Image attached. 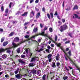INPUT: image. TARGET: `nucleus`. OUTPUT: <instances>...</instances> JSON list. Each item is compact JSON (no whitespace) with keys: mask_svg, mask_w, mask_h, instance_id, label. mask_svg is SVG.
Segmentation results:
<instances>
[{"mask_svg":"<svg viewBox=\"0 0 80 80\" xmlns=\"http://www.w3.org/2000/svg\"><path fill=\"white\" fill-rule=\"evenodd\" d=\"M40 12L38 13L36 16V18H38L40 17Z\"/></svg>","mask_w":80,"mask_h":80,"instance_id":"412c9836","label":"nucleus"},{"mask_svg":"<svg viewBox=\"0 0 80 80\" xmlns=\"http://www.w3.org/2000/svg\"><path fill=\"white\" fill-rule=\"evenodd\" d=\"M52 63L51 65V66L52 68H55L56 67V65H55V63L54 62H52Z\"/></svg>","mask_w":80,"mask_h":80,"instance_id":"6e6552de","label":"nucleus"},{"mask_svg":"<svg viewBox=\"0 0 80 80\" xmlns=\"http://www.w3.org/2000/svg\"><path fill=\"white\" fill-rule=\"evenodd\" d=\"M67 29V26L66 24H64L63 26H61L59 29L60 31L62 32L63 30Z\"/></svg>","mask_w":80,"mask_h":80,"instance_id":"7ed1b4c3","label":"nucleus"},{"mask_svg":"<svg viewBox=\"0 0 80 80\" xmlns=\"http://www.w3.org/2000/svg\"><path fill=\"white\" fill-rule=\"evenodd\" d=\"M56 64L57 67H59V66H60V64L59 62H57Z\"/></svg>","mask_w":80,"mask_h":80,"instance_id":"e433bc0d","label":"nucleus"},{"mask_svg":"<svg viewBox=\"0 0 80 80\" xmlns=\"http://www.w3.org/2000/svg\"><path fill=\"white\" fill-rule=\"evenodd\" d=\"M19 70V69H18L16 71L14 72V73H15V74H17V73H18Z\"/></svg>","mask_w":80,"mask_h":80,"instance_id":"393cba45","label":"nucleus"},{"mask_svg":"<svg viewBox=\"0 0 80 80\" xmlns=\"http://www.w3.org/2000/svg\"><path fill=\"white\" fill-rule=\"evenodd\" d=\"M51 61H52V58H50L49 59V62H51Z\"/></svg>","mask_w":80,"mask_h":80,"instance_id":"774afa93","label":"nucleus"},{"mask_svg":"<svg viewBox=\"0 0 80 80\" xmlns=\"http://www.w3.org/2000/svg\"><path fill=\"white\" fill-rule=\"evenodd\" d=\"M12 45H13V47L14 48H15V47H17V44L13 42L12 43Z\"/></svg>","mask_w":80,"mask_h":80,"instance_id":"6ab92c4d","label":"nucleus"},{"mask_svg":"<svg viewBox=\"0 0 80 80\" xmlns=\"http://www.w3.org/2000/svg\"><path fill=\"white\" fill-rule=\"evenodd\" d=\"M60 45H61V44L60 43H59L57 44V46L58 47H60V48H61V49H62V47H60Z\"/></svg>","mask_w":80,"mask_h":80,"instance_id":"5701e85b","label":"nucleus"},{"mask_svg":"<svg viewBox=\"0 0 80 80\" xmlns=\"http://www.w3.org/2000/svg\"><path fill=\"white\" fill-rule=\"evenodd\" d=\"M33 2H34V0H31L30 1V3H33Z\"/></svg>","mask_w":80,"mask_h":80,"instance_id":"603ef678","label":"nucleus"},{"mask_svg":"<svg viewBox=\"0 0 80 80\" xmlns=\"http://www.w3.org/2000/svg\"><path fill=\"white\" fill-rule=\"evenodd\" d=\"M18 40H19V38L18 37H16L14 38V41L15 42H17Z\"/></svg>","mask_w":80,"mask_h":80,"instance_id":"1a4fd4ad","label":"nucleus"},{"mask_svg":"<svg viewBox=\"0 0 80 80\" xmlns=\"http://www.w3.org/2000/svg\"><path fill=\"white\" fill-rule=\"evenodd\" d=\"M48 29V27L47 26H45V28L43 29L44 31H45V30H47Z\"/></svg>","mask_w":80,"mask_h":80,"instance_id":"bb28decb","label":"nucleus"},{"mask_svg":"<svg viewBox=\"0 0 80 80\" xmlns=\"http://www.w3.org/2000/svg\"><path fill=\"white\" fill-rule=\"evenodd\" d=\"M66 55L67 56V57L69 59V60H70V61H71L72 62V61L71 60V59H70V57H69V56H68L67 55V54H66Z\"/></svg>","mask_w":80,"mask_h":80,"instance_id":"c03bdc74","label":"nucleus"},{"mask_svg":"<svg viewBox=\"0 0 80 80\" xmlns=\"http://www.w3.org/2000/svg\"><path fill=\"white\" fill-rule=\"evenodd\" d=\"M42 80H46V75L44 74L42 78Z\"/></svg>","mask_w":80,"mask_h":80,"instance_id":"4468645a","label":"nucleus"},{"mask_svg":"<svg viewBox=\"0 0 80 80\" xmlns=\"http://www.w3.org/2000/svg\"><path fill=\"white\" fill-rule=\"evenodd\" d=\"M34 16V12L33 11H32V12L30 13V18H32Z\"/></svg>","mask_w":80,"mask_h":80,"instance_id":"0eeeda50","label":"nucleus"},{"mask_svg":"<svg viewBox=\"0 0 80 80\" xmlns=\"http://www.w3.org/2000/svg\"><path fill=\"white\" fill-rule=\"evenodd\" d=\"M25 49V51L23 53V54L25 55L26 53L27 54H28V49Z\"/></svg>","mask_w":80,"mask_h":80,"instance_id":"aec40b11","label":"nucleus"},{"mask_svg":"<svg viewBox=\"0 0 80 80\" xmlns=\"http://www.w3.org/2000/svg\"><path fill=\"white\" fill-rule=\"evenodd\" d=\"M78 6H77L76 5L73 8V10H75V9H78Z\"/></svg>","mask_w":80,"mask_h":80,"instance_id":"cd10ccee","label":"nucleus"},{"mask_svg":"<svg viewBox=\"0 0 80 80\" xmlns=\"http://www.w3.org/2000/svg\"><path fill=\"white\" fill-rule=\"evenodd\" d=\"M2 58L5 59V58H7V55L6 54H4L2 56Z\"/></svg>","mask_w":80,"mask_h":80,"instance_id":"9d476101","label":"nucleus"},{"mask_svg":"<svg viewBox=\"0 0 80 80\" xmlns=\"http://www.w3.org/2000/svg\"><path fill=\"white\" fill-rule=\"evenodd\" d=\"M59 57H60V54H58L57 56L56 57V59L57 61L59 60Z\"/></svg>","mask_w":80,"mask_h":80,"instance_id":"9b49d317","label":"nucleus"},{"mask_svg":"<svg viewBox=\"0 0 80 80\" xmlns=\"http://www.w3.org/2000/svg\"><path fill=\"white\" fill-rule=\"evenodd\" d=\"M40 73V71H38L37 72V75H39V74Z\"/></svg>","mask_w":80,"mask_h":80,"instance_id":"338daca9","label":"nucleus"},{"mask_svg":"<svg viewBox=\"0 0 80 80\" xmlns=\"http://www.w3.org/2000/svg\"><path fill=\"white\" fill-rule=\"evenodd\" d=\"M52 55L51 54H49L48 56V58L49 59L51 58V57H52Z\"/></svg>","mask_w":80,"mask_h":80,"instance_id":"a878e982","label":"nucleus"},{"mask_svg":"<svg viewBox=\"0 0 80 80\" xmlns=\"http://www.w3.org/2000/svg\"><path fill=\"white\" fill-rule=\"evenodd\" d=\"M8 41H6V42H4L3 43V46L4 47H5V46H6V45H7V44H8Z\"/></svg>","mask_w":80,"mask_h":80,"instance_id":"dca6fc26","label":"nucleus"},{"mask_svg":"<svg viewBox=\"0 0 80 80\" xmlns=\"http://www.w3.org/2000/svg\"><path fill=\"white\" fill-rule=\"evenodd\" d=\"M68 53L69 56H71V55H72V54L71 53V51H70L68 52Z\"/></svg>","mask_w":80,"mask_h":80,"instance_id":"79ce46f5","label":"nucleus"},{"mask_svg":"<svg viewBox=\"0 0 80 80\" xmlns=\"http://www.w3.org/2000/svg\"><path fill=\"white\" fill-rule=\"evenodd\" d=\"M27 14H28V13H27V12H25L23 14H21V16L22 17H23L24 16H26V17H27Z\"/></svg>","mask_w":80,"mask_h":80,"instance_id":"a211bd4d","label":"nucleus"},{"mask_svg":"<svg viewBox=\"0 0 80 80\" xmlns=\"http://www.w3.org/2000/svg\"><path fill=\"white\" fill-rule=\"evenodd\" d=\"M1 10L2 12H3V10H4V8L3 6H2L1 7Z\"/></svg>","mask_w":80,"mask_h":80,"instance_id":"473e14b6","label":"nucleus"},{"mask_svg":"<svg viewBox=\"0 0 80 80\" xmlns=\"http://www.w3.org/2000/svg\"><path fill=\"white\" fill-rule=\"evenodd\" d=\"M17 53H20V48H18L17 49Z\"/></svg>","mask_w":80,"mask_h":80,"instance_id":"4be33fe9","label":"nucleus"},{"mask_svg":"<svg viewBox=\"0 0 80 80\" xmlns=\"http://www.w3.org/2000/svg\"><path fill=\"white\" fill-rule=\"evenodd\" d=\"M3 31V29L0 28V32H2Z\"/></svg>","mask_w":80,"mask_h":80,"instance_id":"052dcab7","label":"nucleus"},{"mask_svg":"<svg viewBox=\"0 0 80 80\" xmlns=\"http://www.w3.org/2000/svg\"><path fill=\"white\" fill-rule=\"evenodd\" d=\"M47 15L48 18H49V19H50V14L48 13H47Z\"/></svg>","mask_w":80,"mask_h":80,"instance_id":"c9c22d12","label":"nucleus"},{"mask_svg":"<svg viewBox=\"0 0 80 80\" xmlns=\"http://www.w3.org/2000/svg\"><path fill=\"white\" fill-rule=\"evenodd\" d=\"M24 37L26 38H28V37H29V36L27 35L24 36Z\"/></svg>","mask_w":80,"mask_h":80,"instance_id":"de8ad7c7","label":"nucleus"},{"mask_svg":"<svg viewBox=\"0 0 80 80\" xmlns=\"http://www.w3.org/2000/svg\"><path fill=\"white\" fill-rule=\"evenodd\" d=\"M25 57L26 56L25 55L22 54L21 56V58H25Z\"/></svg>","mask_w":80,"mask_h":80,"instance_id":"72a5a7b5","label":"nucleus"},{"mask_svg":"<svg viewBox=\"0 0 80 80\" xmlns=\"http://www.w3.org/2000/svg\"><path fill=\"white\" fill-rule=\"evenodd\" d=\"M50 14L51 17L52 18H53V14L52 12H51L50 13Z\"/></svg>","mask_w":80,"mask_h":80,"instance_id":"f704fd0d","label":"nucleus"},{"mask_svg":"<svg viewBox=\"0 0 80 80\" xmlns=\"http://www.w3.org/2000/svg\"><path fill=\"white\" fill-rule=\"evenodd\" d=\"M75 67H76L77 68V70H79V71L80 72V68L76 64L75 65Z\"/></svg>","mask_w":80,"mask_h":80,"instance_id":"2eb2a0df","label":"nucleus"},{"mask_svg":"<svg viewBox=\"0 0 80 80\" xmlns=\"http://www.w3.org/2000/svg\"><path fill=\"white\" fill-rule=\"evenodd\" d=\"M57 36L56 35L55 36V42H57Z\"/></svg>","mask_w":80,"mask_h":80,"instance_id":"4c0bfd02","label":"nucleus"},{"mask_svg":"<svg viewBox=\"0 0 80 80\" xmlns=\"http://www.w3.org/2000/svg\"><path fill=\"white\" fill-rule=\"evenodd\" d=\"M42 10V12H45V8H43Z\"/></svg>","mask_w":80,"mask_h":80,"instance_id":"37998d69","label":"nucleus"},{"mask_svg":"<svg viewBox=\"0 0 80 80\" xmlns=\"http://www.w3.org/2000/svg\"><path fill=\"white\" fill-rule=\"evenodd\" d=\"M62 22L63 23H65V20L64 19H62Z\"/></svg>","mask_w":80,"mask_h":80,"instance_id":"864d4df0","label":"nucleus"},{"mask_svg":"<svg viewBox=\"0 0 80 80\" xmlns=\"http://www.w3.org/2000/svg\"><path fill=\"white\" fill-rule=\"evenodd\" d=\"M15 77L17 79H20L22 78V75L20 74H18L15 75Z\"/></svg>","mask_w":80,"mask_h":80,"instance_id":"20e7f679","label":"nucleus"},{"mask_svg":"<svg viewBox=\"0 0 80 80\" xmlns=\"http://www.w3.org/2000/svg\"><path fill=\"white\" fill-rule=\"evenodd\" d=\"M12 4V3L11 2L10 3V4H9V8H11V6Z\"/></svg>","mask_w":80,"mask_h":80,"instance_id":"6e6d98bb","label":"nucleus"},{"mask_svg":"<svg viewBox=\"0 0 80 80\" xmlns=\"http://www.w3.org/2000/svg\"><path fill=\"white\" fill-rule=\"evenodd\" d=\"M42 35L44 36V37H48V34H45V32L43 31L41 33L37 34H36L35 36H32L30 38V39H26L24 41L23 40V38L21 39V41L20 42V44H22V43H24V42H27L28 40H30V39H32V38H35V37H37V36H38V35Z\"/></svg>","mask_w":80,"mask_h":80,"instance_id":"f257e3e1","label":"nucleus"},{"mask_svg":"<svg viewBox=\"0 0 80 80\" xmlns=\"http://www.w3.org/2000/svg\"><path fill=\"white\" fill-rule=\"evenodd\" d=\"M8 12V9H6L5 11V13H7Z\"/></svg>","mask_w":80,"mask_h":80,"instance_id":"a18cd8bd","label":"nucleus"},{"mask_svg":"<svg viewBox=\"0 0 80 80\" xmlns=\"http://www.w3.org/2000/svg\"><path fill=\"white\" fill-rule=\"evenodd\" d=\"M29 22H26L24 24V26H25L26 25H28V24Z\"/></svg>","mask_w":80,"mask_h":80,"instance_id":"13d9d810","label":"nucleus"},{"mask_svg":"<svg viewBox=\"0 0 80 80\" xmlns=\"http://www.w3.org/2000/svg\"><path fill=\"white\" fill-rule=\"evenodd\" d=\"M58 14H57V11H56L55 12V13L54 14V15H57Z\"/></svg>","mask_w":80,"mask_h":80,"instance_id":"e2e57ef3","label":"nucleus"},{"mask_svg":"<svg viewBox=\"0 0 80 80\" xmlns=\"http://www.w3.org/2000/svg\"><path fill=\"white\" fill-rule=\"evenodd\" d=\"M40 26L41 28L43 27V25L42 24V23H40Z\"/></svg>","mask_w":80,"mask_h":80,"instance_id":"680f3d73","label":"nucleus"},{"mask_svg":"<svg viewBox=\"0 0 80 80\" xmlns=\"http://www.w3.org/2000/svg\"><path fill=\"white\" fill-rule=\"evenodd\" d=\"M17 21H13L12 22V23L14 24L15 23H17Z\"/></svg>","mask_w":80,"mask_h":80,"instance_id":"09e8293b","label":"nucleus"},{"mask_svg":"<svg viewBox=\"0 0 80 80\" xmlns=\"http://www.w3.org/2000/svg\"><path fill=\"white\" fill-rule=\"evenodd\" d=\"M65 10H67V11L70 10V7H69L68 8H67V9H66Z\"/></svg>","mask_w":80,"mask_h":80,"instance_id":"49530a36","label":"nucleus"},{"mask_svg":"<svg viewBox=\"0 0 80 80\" xmlns=\"http://www.w3.org/2000/svg\"><path fill=\"white\" fill-rule=\"evenodd\" d=\"M67 78H68V77L67 76H64L63 77V79L64 80H67Z\"/></svg>","mask_w":80,"mask_h":80,"instance_id":"7c9ffc66","label":"nucleus"},{"mask_svg":"<svg viewBox=\"0 0 80 80\" xmlns=\"http://www.w3.org/2000/svg\"><path fill=\"white\" fill-rule=\"evenodd\" d=\"M13 34H14V33L13 32H12L9 34V36H13Z\"/></svg>","mask_w":80,"mask_h":80,"instance_id":"58836bf2","label":"nucleus"},{"mask_svg":"<svg viewBox=\"0 0 80 80\" xmlns=\"http://www.w3.org/2000/svg\"><path fill=\"white\" fill-rule=\"evenodd\" d=\"M49 31H50V32H53V29H52V28H49Z\"/></svg>","mask_w":80,"mask_h":80,"instance_id":"c756f323","label":"nucleus"},{"mask_svg":"<svg viewBox=\"0 0 80 80\" xmlns=\"http://www.w3.org/2000/svg\"><path fill=\"white\" fill-rule=\"evenodd\" d=\"M69 36H70V37H71V38H72V37H72V33H69Z\"/></svg>","mask_w":80,"mask_h":80,"instance_id":"5fc2aeb1","label":"nucleus"},{"mask_svg":"<svg viewBox=\"0 0 80 80\" xmlns=\"http://www.w3.org/2000/svg\"><path fill=\"white\" fill-rule=\"evenodd\" d=\"M31 72L33 74V75H35V74H37V70H32L31 71Z\"/></svg>","mask_w":80,"mask_h":80,"instance_id":"423d86ee","label":"nucleus"},{"mask_svg":"<svg viewBox=\"0 0 80 80\" xmlns=\"http://www.w3.org/2000/svg\"><path fill=\"white\" fill-rule=\"evenodd\" d=\"M43 49L40 48L39 50L38 51V52H40L41 51H43Z\"/></svg>","mask_w":80,"mask_h":80,"instance_id":"a19ab883","label":"nucleus"},{"mask_svg":"<svg viewBox=\"0 0 80 80\" xmlns=\"http://www.w3.org/2000/svg\"><path fill=\"white\" fill-rule=\"evenodd\" d=\"M5 39V38L3 37L1 38V42H2L3 41H4V40Z\"/></svg>","mask_w":80,"mask_h":80,"instance_id":"2f4dec72","label":"nucleus"},{"mask_svg":"<svg viewBox=\"0 0 80 80\" xmlns=\"http://www.w3.org/2000/svg\"><path fill=\"white\" fill-rule=\"evenodd\" d=\"M38 60V58H37L36 57H34V58H31V60L30 62H35L36 60Z\"/></svg>","mask_w":80,"mask_h":80,"instance_id":"39448f33","label":"nucleus"},{"mask_svg":"<svg viewBox=\"0 0 80 80\" xmlns=\"http://www.w3.org/2000/svg\"><path fill=\"white\" fill-rule=\"evenodd\" d=\"M47 48H48V49H50L51 48V47H50V46H48Z\"/></svg>","mask_w":80,"mask_h":80,"instance_id":"69168bd1","label":"nucleus"},{"mask_svg":"<svg viewBox=\"0 0 80 80\" xmlns=\"http://www.w3.org/2000/svg\"><path fill=\"white\" fill-rule=\"evenodd\" d=\"M70 43V41H68L65 42V43L67 44V43Z\"/></svg>","mask_w":80,"mask_h":80,"instance_id":"4d7b16f0","label":"nucleus"},{"mask_svg":"<svg viewBox=\"0 0 80 80\" xmlns=\"http://www.w3.org/2000/svg\"><path fill=\"white\" fill-rule=\"evenodd\" d=\"M18 60L19 63H22V64H24V63H25V62L23 61L22 59H19Z\"/></svg>","mask_w":80,"mask_h":80,"instance_id":"f3484780","label":"nucleus"},{"mask_svg":"<svg viewBox=\"0 0 80 80\" xmlns=\"http://www.w3.org/2000/svg\"><path fill=\"white\" fill-rule=\"evenodd\" d=\"M32 76V74H31V73H29L28 74V77H30Z\"/></svg>","mask_w":80,"mask_h":80,"instance_id":"0e129e2a","label":"nucleus"},{"mask_svg":"<svg viewBox=\"0 0 80 80\" xmlns=\"http://www.w3.org/2000/svg\"><path fill=\"white\" fill-rule=\"evenodd\" d=\"M74 15L75 16V18H78V19H80V17H78V16L77 14H74Z\"/></svg>","mask_w":80,"mask_h":80,"instance_id":"c85d7f7f","label":"nucleus"},{"mask_svg":"<svg viewBox=\"0 0 80 80\" xmlns=\"http://www.w3.org/2000/svg\"><path fill=\"white\" fill-rule=\"evenodd\" d=\"M29 67H34L35 66V64L33 63H30L29 64Z\"/></svg>","mask_w":80,"mask_h":80,"instance_id":"f8f14e48","label":"nucleus"},{"mask_svg":"<svg viewBox=\"0 0 80 80\" xmlns=\"http://www.w3.org/2000/svg\"><path fill=\"white\" fill-rule=\"evenodd\" d=\"M46 51L48 53H50V50H49V49H46Z\"/></svg>","mask_w":80,"mask_h":80,"instance_id":"ea45409f","label":"nucleus"},{"mask_svg":"<svg viewBox=\"0 0 80 80\" xmlns=\"http://www.w3.org/2000/svg\"><path fill=\"white\" fill-rule=\"evenodd\" d=\"M38 31V27H36V28H34L33 30V32H35Z\"/></svg>","mask_w":80,"mask_h":80,"instance_id":"ddd939ff","label":"nucleus"},{"mask_svg":"<svg viewBox=\"0 0 80 80\" xmlns=\"http://www.w3.org/2000/svg\"><path fill=\"white\" fill-rule=\"evenodd\" d=\"M38 2H39V0H36L35 3H38Z\"/></svg>","mask_w":80,"mask_h":80,"instance_id":"8fccbe9b","label":"nucleus"},{"mask_svg":"<svg viewBox=\"0 0 80 80\" xmlns=\"http://www.w3.org/2000/svg\"><path fill=\"white\" fill-rule=\"evenodd\" d=\"M12 65L13 66V67H14V66H15V62H13L12 63Z\"/></svg>","mask_w":80,"mask_h":80,"instance_id":"bf43d9fd","label":"nucleus"},{"mask_svg":"<svg viewBox=\"0 0 80 80\" xmlns=\"http://www.w3.org/2000/svg\"><path fill=\"white\" fill-rule=\"evenodd\" d=\"M64 57L65 58L66 60L67 61H68V58H67V57H66L65 56H64Z\"/></svg>","mask_w":80,"mask_h":80,"instance_id":"3c124183","label":"nucleus"},{"mask_svg":"<svg viewBox=\"0 0 80 80\" xmlns=\"http://www.w3.org/2000/svg\"><path fill=\"white\" fill-rule=\"evenodd\" d=\"M6 50H7L6 51V53H10L11 51L10 50L9 48H7L5 49H3V48H1L0 49V53L1 52H4Z\"/></svg>","mask_w":80,"mask_h":80,"instance_id":"f03ea898","label":"nucleus"},{"mask_svg":"<svg viewBox=\"0 0 80 80\" xmlns=\"http://www.w3.org/2000/svg\"><path fill=\"white\" fill-rule=\"evenodd\" d=\"M49 38V40H51V41H52V42H53V43H55V42H54V41H53V40L52 39V38L50 37H48Z\"/></svg>","mask_w":80,"mask_h":80,"instance_id":"b1692460","label":"nucleus"}]
</instances>
